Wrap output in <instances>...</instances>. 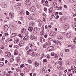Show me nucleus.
Instances as JSON below:
<instances>
[{"instance_id":"f257e3e1","label":"nucleus","mask_w":76,"mask_h":76,"mask_svg":"<svg viewBox=\"0 0 76 76\" xmlns=\"http://www.w3.org/2000/svg\"><path fill=\"white\" fill-rule=\"evenodd\" d=\"M63 34H64L65 36L67 38H69L70 37H71V33L69 32L67 33L66 32H64Z\"/></svg>"},{"instance_id":"f03ea898","label":"nucleus","mask_w":76,"mask_h":76,"mask_svg":"<svg viewBox=\"0 0 76 76\" xmlns=\"http://www.w3.org/2000/svg\"><path fill=\"white\" fill-rule=\"evenodd\" d=\"M5 32H7L9 29V26L7 25H5L4 27Z\"/></svg>"},{"instance_id":"7ed1b4c3","label":"nucleus","mask_w":76,"mask_h":76,"mask_svg":"<svg viewBox=\"0 0 76 76\" xmlns=\"http://www.w3.org/2000/svg\"><path fill=\"white\" fill-rule=\"evenodd\" d=\"M33 32L34 34L37 33V32H38V28H37V27H36L34 28L33 30Z\"/></svg>"},{"instance_id":"20e7f679","label":"nucleus","mask_w":76,"mask_h":76,"mask_svg":"<svg viewBox=\"0 0 76 76\" xmlns=\"http://www.w3.org/2000/svg\"><path fill=\"white\" fill-rule=\"evenodd\" d=\"M60 20L62 22H63V23H64L66 21V20H67V18L65 17H63L62 18H61Z\"/></svg>"},{"instance_id":"39448f33","label":"nucleus","mask_w":76,"mask_h":76,"mask_svg":"<svg viewBox=\"0 0 76 76\" xmlns=\"http://www.w3.org/2000/svg\"><path fill=\"white\" fill-rule=\"evenodd\" d=\"M49 13H51L53 12V8L50 7L49 9V11H48Z\"/></svg>"},{"instance_id":"423d86ee","label":"nucleus","mask_w":76,"mask_h":76,"mask_svg":"<svg viewBox=\"0 0 76 76\" xmlns=\"http://www.w3.org/2000/svg\"><path fill=\"white\" fill-rule=\"evenodd\" d=\"M40 41L41 42H44L45 41V39L43 37H41L40 38Z\"/></svg>"},{"instance_id":"0eeeda50","label":"nucleus","mask_w":76,"mask_h":76,"mask_svg":"<svg viewBox=\"0 0 76 76\" xmlns=\"http://www.w3.org/2000/svg\"><path fill=\"white\" fill-rule=\"evenodd\" d=\"M23 39L24 41H28L29 39V36H25L23 38Z\"/></svg>"},{"instance_id":"6e6552de","label":"nucleus","mask_w":76,"mask_h":76,"mask_svg":"<svg viewBox=\"0 0 76 76\" xmlns=\"http://www.w3.org/2000/svg\"><path fill=\"white\" fill-rule=\"evenodd\" d=\"M33 50L32 49H29L28 51L27 52V54H30L32 53V51H33Z\"/></svg>"},{"instance_id":"1a4fd4ad","label":"nucleus","mask_w":76,"mask_h":76,"mask_svg":"<svg viewBox=\"0 0 76 76\" xmlns=\"http://www.w3.org/2000/svg\"><path fill=\"white\" fill-rule=\"evenodd\" d=\"M30 39H32V40H34V39H36L37 37L35 36H30Z\"/></svg>"},{"instance_id":"9d476101","label":"nucleus","mask_w":76,"mask_h":76,"mask_svg":"<svg viewBox=\"0 0 76 76\" xmlns=\"http://www.w3.org/2000/svg\"><path fill=\"white\" fill-rule=\"evenodd\" d=\"M55 16H56V12H53L52 14L51 17L53 19H54Z\"/></svg>"},{"instance_id":"9b49d317","label":"nucleus","mask_w":76,"mask_h":76,"mask_svg":"<svg viewBox=\"0 0 76 76\" xmlns=\"http://www.w3.org/2000/svg\"><path fill=\"white\" fill-rule=\"evenodd\" d=\"M9 17H11V18H13L14 17V14L13 13L10 12L9 14Z\"/></svg>"},{"instance_id":"f8f14e48","label":"nucleus","mask_w":76,"mask_h":76,"mask_svg":"<svg viewBox=\"0 0 76 76\" xmlns=\"http://www.w3.org/2000/svg\"><path fill=\"white\" fill-rule=\"evenodd\" d=\"M64 28L65 29H69V26H68L67 24H65L64 26Z\"/></svg>"},{"instance_id":"ddd939ff","label":"nucleus","mask_w":76,"mask_h":76,"mask_svg":"<svg viewBox=\"0 0 76 76\" xmlns=\"http://www.w3.org/2000/svg\"><path fill=\"white\" fill-rule=\"evenodd\" d=\"M25 42H22L21 43H20L19 44H18V46H22V45H24L25 44Z\"/></svg>"},{"instance_id":"4468645a","label":"nucleus","mask_w":76,"mask_h":76,"mask_svg":"<svg viewBox=\"0 0 76 76\" xmlns=\"http://www.w3.org/2000/svg\"><path fill=\"white\" fill-rule=\"evenodd\" d=\"M34 65L35 67H37L39 66V63L37 61H36L34 62Z\"/></svg>"},{"instance_id":"2eb2a0df","label":"nucleus","mask_w":76,"mask_h":76,"mask_svg":"<svg viewBox=\"0 0 76 76\" xmlns=\"http://www.w3.org/2000/svg\"><path fill=\"white\" fill-rule=\"evenodd\" d=\"M28 29L29 31H33L34 28L32 27H30L28 28Z\"/></svg>"},{"instance_id":"dca6fc26","label":"nucleus","mask_w":76,"mask_h":76,"mask_svg":"<svg viewBox=\"0 0 76 76\" xmlns=\"http://www.w3.org/2000/svg\"><path fill=\"white\" fill-rule=\"evenodd\" d=\"M19 42V40L17 39L15 41V44H18Z\"/></svg>"},{"instance_id":"f3484780","label":"nucleus","mask_w":76,"mask_h":76,"mask_svg":"<svg viewBox=\"0 0 76 76\" xmlns=\"http://www.w3.org/2000/svg\"><path fill=\"white\" fill-rule=\"evenodd\" d=\"M73 10L76 12V5H74L73 6Z\"/></svg>"},{"instance_id":"a211bd4d","label":"nucleus","mask_w":76,"mask_h":76,"mask_svg":"<svg viewBox=\"0 0 76 76\" xmlns=\"http://www.w3.org/2000/svg\"><path fill=\"white\" fill-rule=\"evenodd\" d=\"M58 69H59V70H61V69H63V68L61 66H57Z\"/></svg>"},{"instance_id":"6ab92c4d","label":"nucleus","mask_w":76,"mask_h":76,"mask_svg":"<svg viewBox=\"0 0 76 76\" xmlns=\"http://www.w3.org/2000/svg\"><path fill=\"white\" fill-rule=\"evenodd\" d=\"M31 4V2L30 1H28V3H27L26 5V7L28 6H30V4Z\"/></svg>"},{"instance_id":"aec40b11","label":"nucleus","mask_w":76,"mask_h":76,"mask_svg":"<svg viewBox=\"0 0 76 76\" xmlns=\"http://www.w3.org/2000/svg\"><path fill=\"white\" fill-rule=\"evenodd\" d=\"M28 19L31 20H33V18H34V17H32L31 16L28 17Z\"/></svg>"},{"instance_id":"412c9836","label":"nucleus","mask_w":76,"mask_h":76,"mask_svg":"<svg viewBox=\"0 0 76 76\" xmlns=\"http://www.w3.org/2000/svg\"><path fill=\"white\" fill-rule=\"evenodd\" d=\"M66 64L67 65H70V61H66Z\"/></svg>"},{"instance_id":"4be33fe9","label":"nucleus","mask_w":76,"mask_h":76,"mask_svg":"<svg viewBox=\"0 0 76 76\" xmlns=\"http://www.w3.org/2000/svg\"><path fill=\"white\" fill-rule=\"evenodd\" d=\"M53 7H57V3L56 2H54L53 4Z\"/></svg>"},{"instance_id":"5701e85b","label":"nucleus","mask_w":76,"mask_h":76,"mask_svg":"<svg viewBox=\"0 0 76 76\" xmlns=\"http://www.w3.org/2000/svg\"><path fill=\"white\" fill-rule=\"evenodd\" d=\"M18 35V34L17 33H12V35L13 36V37H16V35Z\"/></svg>"},{"instance_id":"b1692460","label":"nucleus","mask_w":76,"mask_h":76,"mask_svg":"<svg viewBox=\"0 0 76 76\" xmlns=\"http://www.w3.org/2000/svg\"><path fill=\"white\" fill-rule=\"evenodd\" d=\"M20 3H19L18 4H17L16 7H20Z\"/></svg>"},{"instance_id":"393cba45","label":"nucleus","mask_w":76,"mask_h":76,"mask_svg":"<svg viewBox=\"0 0 76 76\" xmlns=\"http://www.w3.org/2000/svg\"><path fill=\"white\" fill-rule=\"evenodd\" d=\"M54 49L53 47V46H50V51H52V50H53V49Z\"/></svg>"},{"instance_id":"a878e982","label":"nucleus","mask_w":76,"mask_h":76,"mask_svg":"<svg viewBox=\"0 0 76 76\" xmlns=\"http://www.w3.org/2000/svg\"><path fill=\"white\" fill-rule=\"evenodd\" d=\"M58 44H59V45H62V43H61V42H60L58 41L57 42V44H58Z\"/></svg>"},{"instance_id":"bb28decb","label":"nucleus","mask_w":76,"mask_h":76,"mask_svg":"<svg viewBox=\"0 0 76 76\" xmlns=\"http://www.w3.org/2000/svg\"><path fill=\"white\" fill-rule=\"evenodd\" d=\"M4 65V63L3 62H0V67H2Z\"/></svg>"},{"instance_id":"cd10ccee","label":"nucleus","mask_w":76,"mask_h":76,"mask_svg":"<svg viewBox=\"0 0 76 76\" xmlns=\"http://www.w3.org/2000/svg\"><path fill=\"white\" fill-rule=\"evenodd\" d=\"M52 35L53 37H54V36H55V35H56V33H55V32H52Z\"/></svg>"},{"instance_id":"c85d7f7f","label":"nucleus","mask_w":76,"mask_h":76,"mask_svg":"<svg viewBox=\"0 0 76 76\" xmlns=\"http://www.w3.org/2000/svg\"><path fill=\"white\" fill-rule=\"evenodd\" d=\"M5 56L7 57V56H9V52H6L5 53Z\"/></svg>"},{"instance_id":"c756f323","label":"nucleus","mask_w":76,"mask_h":76,"mask_svg":"<svg viewBox=\"0 0 76 76\" xmlns=\"http://www.w3.org/2000/svg\"><path fill=\"white\" fill-rule=\"evenodd\" d=\"M24 66H25L24 64H22L20 66V68L22 69V68H23V67H24Z\"/></svg>"},{"instance_id":"7c9ffc66","label":"nucleus","mask_w":76,"mask_h":76,"mask_svg":"<svg viewBox=\"0 0 76 76\" xmlns=\"http://www.w3.org/2000/svg\"><path fill=\"white\" fill-rule=\"evenodd\" d=\"M32 11H35V10H36L35 7H32Z\"/></svg>"},{"instance_id":"2f4dec72","label":"nucleus","mask_w":76,"mask_h":76,"mask_svg":"<svg viewBox=\"0 0 76 76\" xmlns=\"http://www.w3.org/2000/svg\"><path fill=\"white\" fill-rule=\"evenodd\" d=\"M72 49H73V50H75V45H72Z\"/></svg>"},{"instance_id":"473e14b6","label":"nucleus","mask_w":76,"mask_h":76,"mask_svg":"<svg viewBox=\"0 0 76 76\" xmlns=\"http://www.w3.org/2000/svg\"><path fill=\"white\" fill-rule=\"evenodd\" d=\"M60 56V57H63V53H61Z\"/></svg>"},{"instance_id":"72a5a7b5","label":"nucleus","mask_w":76,"mask_h":76,"mask_svg":"<svg viewBox=\"0 0 76 76\" xmlns=\"http://www.w3.org/2000/svg\"><path fill=\"white\" fill-rule=\"evenodd\" d=\"M48 40L49 41H53V39L51 38H48Z\"/></svg>"},{"instance_id":"f704fd0d","label":"nucleus","mask_w":76,"mask_h":76,"mask_svg":"<svg viewBox=\"0 0 76 76\" xmlns=\"http://www.w3.org/2000/svg\"><path fill=\"white\" fill-rule=\"evenodd\" d=\"M40 34L41 35H44L45 34L44 32V31H42L41 32Z\"/></svg>"},{"instance_id":"c9c22d12","label":"nucleus","mask_w":76,"mask_h":76,"mask_svg":"<svg viewBox=\"0 0 76 76\" xmlns=\"http://www.w3.org/2000/svg\"><path fill=\"white\" fill-rule=\"evenodd\" d=\"M33 25H34V23H33L32 22H30V26H33Z\"/></svg>"},{"instance_id":"e433bc0d","label":"nucleus","mask_w":76,"mask_h":76,"mask_svg":"<svg viewBox=\"0 0 76 76\" xmlns=\"http://www.w3.org/2000/svg\"><path fill=\"white\" fill-rule=\"evenodd\" d=\"M20 14L22 15V16H23L24 15V13L23 12V11L21 12H20Z\"/></svg>"},{"instance_id":"4c0bfd02","label":"nucleus","mask_w":76,"mask_h":76,"mask_svg":"<svg viewBox=\"0 0 76 76\" xmlns=\"http://www.w3.org/2000/svg\"><path fill=\"white\" fill-rule=\"evenodd\" d=\"M31 56L32 57H34L35 56V54L34 53H32V54H31Z\"/></svg>"},{"instance_id":"58836bf2","label":"nucleus","mask_w":76,"mask_h":76,"mask_svg":"<svg viewBox=\"0 0 76 76\" xmlns=\"http://www.w3.org/2000/svg\"><path fill=\"white\" fill-rule=\"evenodd\" d=\"M65 51L66 53H68L69 52V49H65Z\"/></svg>"},{"instance_id":"ea45409f","label":"nucleus","mask_w":76,"mask_h":76,"mask_svg":"<svg viewBox=\"0 0 76 76\" xmlns=\"http://www.w3.org/2000/svg\"><path fill=\"white\" fill-rule=\"evenodd\" d=\"M30 47L31 48H34V46H33V45H32V44H30Z\"/></svg>"},{"instance_id":"a19ab883","label":"nucleus","mask_w":76,"mask_h":76,"mask_svg":"<svg viewBox=\"0 0 76 76\" xmlns=\"http://www.w3.org/2000/svg\"><path fill=\"white\" fill-rule=\"evenodd\" d=\"M8 57H11V53H10L8 52Z\"/></svg>"},{"instance_id":"79ce46f5","label":"nucleus","mask_w":76,"mask_h":76,"mask_svg":"<svg viewBox=\"0 0 76 76\" xmlns=\"http://www.w3.org/2000/svg\"><path fill=\"white\" fill-rule=\"evenodd\" d=\"M38 22L39 24H41V23H42V22H41V20H39Z\"/></svg>"},{"instance_id":"37998d69","label":"nucleus","mask_w":76,"mask_h":76,"mask_svg":"<svg viewBox=\"0 0 76 76\" xmlns=\"http://www.w3.org/2000/svg\"><path fill=\"white\" fill-rule=\"evenodd\" d=\"M2 39V40H3V41H4V40L5 39V36H4L3 37Z\"/></svg>"},{"instance_id":"c03bdc74","label":"nucleus","mask_w":76,"mask_h":76,"mask_svg":"<svg viewBox=\"0 0 76 76\" xmlns=\"http://www.w3.org/2000/svg\"><path fill=\"white\" fill-rule=\"evenodd\" d=\"M28 63L30 64L32 63V61L31 60H29L28 61Z\"/></svg>"},{"instance_id":"a18cd8bd","label":"nucleus","mask_w":76,"mask_h":76,"mask_svg":"<svg viewBox=\"0 0 76 76\" xmlns=\"http://www.w3.org/2000/svg\"><path fill=\"white\" fill-rule=\"evenodd\" d=\"M13 60H14V59H13V58H11L10 59V61H13Z\"/></svg>"},{"instance_id":"49530a36","label":"nucleus","mask_w":76,"mask_h":76,"mask_svg":"<svg viewBox=\"0 0 76 76\" xmlns=\"http://www.w3.org/2000/svg\"><path fill=\"white\" fill-rule=\"evenodd\" d=\"M47 50H49V51H50V47H49L47 48Z\"/></svg>"},{"instance_id":"de8ad7c7","label":"nucleus","mask_w":76,"mask_h":76,"mask_svg":"<svg viewBox=\"0 0 76 76\" xmlns=\"http://www.w3.org/2000/svg\"><path fill=\"white\" fill-rule=\"evenodd\" d=\"M26 15H29V12H28V11L26 12Z\"/></svg>"},{"instance_id":"09e8293b","label":"nucleus","mask_w":76,"mask_h":76,"mask_svg":"<svg viewBox=\"0 0 76 76\" xmlns=\"http://www.w3.org/2000/svg\"><path fill=\"white\" fill-rule=\"evenodd\" d=\"M49 57H50V55H47L46 56V58H49Z\"/></svg>"},{"instance_id":"8fccbe9b","label":"nucleus","mask_w":76,"mask_h":76,"mask_svg":"<svg viewBox=\"0 0 76 76\" xmlns=\"http://www.w3.org/2000/svg\"><path fill=\"white\" fill-rule=\"evenodd\" d=\"M17 60V61H19V60H20V58H17L16 59Z\"/></svg>"},{"instance_id":"3c124183","label":"nucleus","mask_w":76,"mask_h":76,"mask_svg":"<svg viewBox=\"0 0 76 76\" xmlns=\"http://www.w3.org/2000/svg\"><path fill=\"white\" fill-rule=\"evenodd\" d=\"M59 64H60V65L62 63V62H61V61H59L58 62Z\"/></svg>"},{"instance_id":"603ef678","label":"nucleus","mask_w":76,"mask_h":76,"mask_svg":"<svg viewBox=\"0 0 76 76\" xmlns=\"http://www.w3.org/2000/svg\"><path fill=\"white\" fill-rule=\"evenodd\" d=\"M28 48H29V47H28V46H26V50H28Z\"/></svg>"},{"instance_id":"864d4df0","label":"nucleus","mask_w":76,"mask_h":76,"mask_svg":"<svg viewBox=\"0 0 76 76\" xmlns=\"http://www.w3.org/2000/svg\"><path fill=\"white\" fill-rule=\"evenodd\" d=\"M43 61L44 62H47V59H45L43 60Z\"/></svg>"},{"instance_id":"5fc2aeb1","label":"nucleus","mask_w":76,"mask_h":76,"mask_svg":"<svg viewBox=\"0 0 76 76\" xmlns=\"http://www.w3.org/2000/svg\"><path fill=\"white\" fill-rule=\"evenodd\" d=\"M58 18H59V16L58 15H57L56 16V19H58Z\"/></svg>"},{"instance_id":"6e6d98bb","label":"nucleus","mask_w":76,"mask_h":76,"mask_svg":"<svg viewBox=\"0 0 76 76\" xmlns=\"http://www.w3.org/2000/svg\"><path fill=\"white\" fill-rule=\"evenodd\" d=\"M44 37L45 38H47V34H46L44 35Z\"/></svg>"},{"instance_id":"4d7b16f0","label":"nucleus","mask_w":76,"mask_h":76,"mask_svg":"<svg viewBox=\"0 0 76 76\" xmlns=\"http://www.w3.org/2000/svg\"><path fill=\"white\" fill-rule=\"evenodd\" d=\"M50 36V37H53V35H52V33H50L49 34Z\"/></svg>"},{"instance_id":"13d9d810","label":"nucleus","mask_w":76,"mask_h":76,"mask_svg":"<svg viewBox=\"0 0 76 76\" xmlns=\"http://www.w3.org/2000/svg\"><path fill=\"white\" fill-rule=\"evenodd\" d=\"M53 42L54 43H56V44H57V42H56V40H53Z\"/></svg>"},{"instance_id":"bf43d9fd","label":"nucleus","mask_w":76,"mask_h":76,"mask_svg":"<svg viewBox=\"0 0 76 76\" xmlns=\"http://www.w3.org/2000/svg\"><path fill=\"white\" fill-rule=\"evenodd\" d=\"M0 60L1 61H4V58H2V59H1Z\"/></svg>"},{"instance_id":"052dcab7","label":"nucleus","mask_w":76,"mask_h":76,"mask_svg":"<svg viewBox=\"0 0 76 76\" xmlns=\"http://www.w3.org/2000/svg\"><path fill=\"white\" fill-rule=\"evenodd\" d=\"M59 39H60L61 40L63 39V37H60Z\"/></svg>"},{"instance_id":"680f3d73","label":"nucleus","mask_w":76,"mask_h":76,"mask_svg":"<svg viewBox=\"0 0 76 76\" xmlns=\"http://www.w3.org/2000/svg\"><path fill=\"white\" fill-rule=\"evenodd\" d=\"M54 54L53 53H51V56H54Z\"/></svg>"},{"instance_id":"e2e57ef3","label":"nucleus","mask_w":76,"mask_h":76,"mask_svg":"<svg viewBox=\"0 0 76 76\" xmlns=\"http://www.w3.org/2000/svg\"><path fill=\"white\" fill-rule=\"evenodd\" d=\"M64 7H65V9H67V5H64Z\"/></svg>"},{"instance_id":"0e129e2a","label":"nucleus","mask_w":76,"mask_h":76,"mask_svg":"<svg viewBox=\"0 0 76 76\" xmlns=\"http://www.w3.org/2000/svg\"><path fill=\"white\" fill-rule=\"evenodd\" d=\"M28 3V1H25V4H26H26H27V3Z\"/></svg>"},{"instance_id":"69168bd1","label":"nucleus","mask_w":76,"mask_h":76,"mask_svg":"<svg viewBox=\"0 0 76 76\" xmlns=\"http://www.w3.org/2000/svg\"><path fill=\"white\" fill-rule=\"evenodd\" d=\"M44 10L45 11H47V8H44Z\"/></svg>"},{"instance_id":"338daca9","label":"nucleus","mask_w":76,"mask_h":76,"mask_svg":"<svg viewBox=\"0 0 76 76\" xmlns=\"http://www.w3.org/2000/svg\"><path fill=\"white\" fill-rule=\"evenodd\" d=\"M45 29H47V28H48V26H47L46 25L45 26Z\"/></svg>"},{"instance_id":"774afa93","label":"nucleus","mask_w":76,"mask_h":76,"mask_svg":"<svg viewBox=\"0 0 76 76\" xmlns=\"http://www.w3.org/2000/svg\"><path fill=\"white\" fill-rule=\"evenodd\" d=\"M59 10H61V9H62V7H59Z\"/></svg>"}]
</instances>
